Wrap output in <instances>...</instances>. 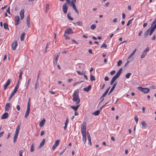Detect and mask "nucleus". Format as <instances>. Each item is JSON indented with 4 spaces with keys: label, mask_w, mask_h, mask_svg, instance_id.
Returning <instances> with one entry per match:
<instances>
[{
    "label": "nucleus",
    "mask_w": 156,
    "mask_h": 156,
    "mask_svg": "<svg viewBox=\"0 0 156 156\" xmlns=\"http://www.w3.org/2000/svg\"><path fill=\"white\" fill-rule=\"evenodd\" d=\"M87 124L85 122H83L81 126V133H86Z\"/></svg>",
    "instance_id": "obj_4"
},
{
    "label": "nucleus",
    "mask_w": 156,
    "mask_h": 156,
    "mask_svg": "<svg viewBox=\"0 0 156 156\" xmlns=\"http://www.w3.org/2000/svg\"><path fill=\"white\" fill-rule=\"evenodd\" d=\"M107 45L105 44V43H103L101 46V48L104 47L105 48H106L107 47Z\"/></svg>",
    "instance_id": "obj_50"
},
{
    "label": "nucleus",
    "mask_w": 156,
    "mask_h": 156,
    "mask_svg": "<svg viewBox=\"0 0 156 156\" xmlns=\"http://www.w3.org/2000/svg\"><path fill=\"white\" fill-rule=\"evenodd\" d=\"M17 45V43L16 40L15 41H14L12 43L11 47L13 50H15L16 49V47Z\"/></svg>",
    "instance_id": "obj_8"
},
{
    "label": "nucleus",
    "mask_w": 156,
    "mask_h": 156,
    "mask_svg": "<svg viewBox=\"0 0 156 156\" xmlns=\"http://www.w3.org/2000/svg\"><path fill=\"white\" fill-rule=\"evenodd\" d=\"M10 83V80L9 79L5 83V84L4 86V90H5L7 87L9 85Z\"/></svg>",
    "instance_id": "obj_10"
},
{
    "label": "nucleus",
    "mask_w": 156,
    "mask_h": 156,
    "mask_svg": "<svg viewBox=\"0 0 156 156\" xmlns=\"http://www.w3.org/2000/svg\"><path fill=\"white\" fill-rule=\"evenodd\" d=\"M20 15L21 17V19L22 20L24 17V10L22 9L20 12Z\"/></svg>",
    "instance_id": "obj_16"
},
{
    "label": "nucleus",
    "mask_w": 156,
    "mask_h": 156,
    "mask_svg": "<svg viewBox=\"0 0 156 156\" xmlns=\"http://www.w3.org/2000/svg\"><path fill=\"white\" fill-rule=\"evenodd\" d=\"M80 105V104L76 106H70V108L74 110L75 111H76L78 109Z\"/></svg>",
    "instance_id": "obj_18"
},
{
    "label": "nucleus",
    "mask_w": 156,
    "mask_h": 156,
    "mask_svg": "<svg viewBox=\"0 0 156 156\" xmlns=\"http://www.w3.org/2000/svg\"><path fill=\"white\" fill-rule=\"evenodd\" d=\"M60 53H58L56 55H55L54 58L56 59H58V57L60 56Z\"/></svg>",
    "instance_id": "obj_47"
},
{
    "label": "nucleus",
    "mask_w": 156,
    "mask_h": 156,
    "mask_svg": "<svg viewBox=\"0 0 156 156\" xmlns=\"http://www.w3.org/2000/svg\"><path fill=\"white\" fill-rule=\"evenodd\" d=\"M9 8H10V7H9V8H8V9L6 10L7 12H8L9 14H10V13Z\"/></svg>",
    "instance_id": "obj_63"
},
{
    "label": "nucleus",
    "mask_w": 156,
    "mask_h": 156,
    "mask_svg": "<svg viewBox=\"0 0 156 156\" xmlns=\"http://www.w3.org/2000/svg\"><path fill=\"white\" fill-rule=\"evenodd\" d=\"M76 2H75L73 0H72L71 2V3H70V5H71V6H72L73 7H74V6H75L76 5H75V3Z\"/></svg>",
    "instance_id": "obj_37"
},
{
    "label": "nucleus",
    "mask_w": 156,
    "mask_h": 156,
    "mask_svg": "<svg viewBox=\"0 0 156 156\" xmlns=\"http://www.w3.org/2000/svg\"><path fill=\"white\" fill-rule=\"evenodd\" d=\"M18 136V135L15 134L13 139V142L14 143H15V142H16L17 138Z\"/></svg>",
    "instance_id": "obj_29"
},
{
    "label": "nucleus",
    "mask_w": 156,
    "mask_h": 156,
    "mask_svg": "<svg viewBox=\"0 0 156 156\" xmlns=\"http://www.w3.org/2000/svg\"><path fill=\"white\" fill-rule=\"evenodd\" d=\"M108 92L105 91V92L104 93V94H102V96L100 98V99H101L102 98H103L105 97L106 95V94H108Z\"/></svg>",
    "instance_id": "obj_35"
},
{
    "label": "nucleus",
    "mask_w": 156,
    "mask_h": 156,
    "mask_svg": "<svg viewBox=\"0 0 156 156\" xmlns=\"http://www.w3.org/2000/svg\"><path fill=\"white\" fill-rule=\"evenodd\" d=\"M96 28V25L95 24H92L91 26V29L92 30H94Z\"/></svg>",
    "instance_id": "obj_40"
},
{
    "label": "nucleus",
    "mask_w": 156,
    "mask_h": 156,
    "mask_svg": "<svg viewBox=\"0 0 156 156\" xmlns=\"http://www.w3.org/2000/svg\"><path fill=\"white\" fill-rule=\"evenodd\" d=\"M134 119L136 122V123H137L138 121V118L137 115H135V116L134 117Z\"/></svg>",
    "instance_id": "obj_51"
},
{
    "label": "nucleus",
    "mask_w": 156,
    "mask_h": 156,
    "mask_svg": "<svg viewBox=\"0 0 156 156\" xmlns=\"http://www.w3.org/2000/svg\"><path fill=\"white\" fill-rule=\"evenodd\" d=\"M118 78V77L115 75L112 77V79L115 81Z\"/></svg>",
    "instance_id": "obj_61"
},
{
    "label": "nucleus",
    "mask_w": 156,
    "mask_h": 156,
    "mask_svg": "<svg viewBox=\"0 0 156 156\" xmlns=\"http://www.w3.org/2000/svg\"><path fill=\"white\" fill-rule=\"evenodd\" d=\"M149 51V48L148 47L147 48L145 49L143 51L144 52L147 54V53Z\"/></svg>",
    "instance_id": "obj_52"
},
{
    "label": "nucleus",
    "mask_w": 156,
    "mask_h": 156,
    "mask_svg": "<svg viewBox=\"0 0 156 156\" xmlns=\"http://www.w3.org/2000/svg\"><path fill=\"white\" fill-rule=\"evenodd\" d=\"M20 21V17L18 16H16L15 17V25H18Z\"/></svg>",
    "instance_id": "obj_6"
},
{
    "label": "nucleus",
    "mask_w": 156,
    "mask_h": 156,
    "mask_svg": "<svg viewBox=\"0 0 156 156\" xmlns=\"http://www.w3.org/2000/svg\"><path fill=\"white\" fill-rule=\"evenodd\" d=\"M60 53H58L56 55H55L54 58L56 59H58V57L60 56Z\"/></svg>",
    "instance_id": "obj_46"
},
{
    "label": "nucleus",
    "mask_w": 156,
    "mask_h": 156,
    "mask_svg": "<svg viewBox=\"0 0 156 156\" xmlns=\"http://www.w3.org/2000/svg\"><path fill=\"white\" fill-rule=\"evenodd\" d=\"M19 82L18 81V83L16 84V85L15 87L14 90H13V92L11 94V95H10V97H9V100L11 99L12 98L14 95L16 93V92L17 91V90L18 89V88H19Z\"/></svg>",
    "instance_id": "obj_2"
},
{
    "label": "nucleus",
    "mask_w": 156,
    "mask_h": 156,
    "mask_svg": "<svg viewBox=\"0 0 156 156\" xmlns=\"http://www.w3.org/2000/svg\"><path fill=\"white\" fill-rule=\"evenodd\" d=\"M30 112V109H27L26 114H25V118L27 117L29 115V113Z\"/></svg>",
    "instance_id": "obj_28"
},
{
    "label": "nucleus",
    "mask_w": 156,
    "mask_h": 156,
    "mask_svg": "<svg viewBox=\"0 0 156 156\" xmlns=\"http://www.w3.org/2000/svg\"><path fill=\"white\" fill-rule=\"evenodd\" d=\"M87 135L88 140H91V138L90 136L89 133L87 132Z\"/></svg>",
    "instance_id": "obj_48"
},
{
    "label": "nucleus",
    "mask_w": 156,
    "mask_h": 156,
    "mask_svg": "<svg viewBox=\"0 0 156 156\" xmlns=\"http://www.w3.org/2000/svg\"><path fill=\"white\" fill-rule=\"evenodd\" d=\"M156 23V18L154 20V21L151 23V27Z\"/></svg>",
    "instance_id": "obj_56"
},
{
    "label": "nucleus",
    "mask_w": 156,
    "mask_h": 156,
    "mask_svg": "<svg viewBox=\"0 0 156 156\" xmlns=\"http://www.w3.org/2000/svg\"><path fill=\"white\" fill-rule=\"evenodd\" d=\"M136 49H135V50H133V52L129 56V57L128 58V59H129V58H130L132 57V56L133 55H134L135 54V52H136Z\"/></svg>",
    "instance_id": "obj_30"
},
{
    "label": "nucleus",
    "mask_w": 156,
    "mask_h": 156,
    "mask_svg": "<svg viewBox=\"0 0 156 156\" xmlns=\"http://www.w3.org/2000/svg\"><path fill=\"white\" fill-rule=\"evenodd\" d=\"M34 145L33 144H32L30 147V151L31 152H33L34 150Z\"/></svg>",
    "instance_id": "obj_36"
},
{
    "label": "nucleus",
    "mask_w": 156,
    "mask_h": 156,
    "mask_svg": "<svg viewBox=\"0 0 156 156\" xmlns=\"http://www.w3.org/2000/svg\"><path fill=\"white\" fill-rule=\"evenodd\" d=\"M122 63V61L121 60H119L117 62V66H120Z\"/></svg>",
    "instance_id": "obj_45"
},
{
    "label": "nucleus",
    "mask_w": 156,
    "mask_h": 156,
    "mask_svg": "<svg viewBox=\"0 0 156 156\" xmlns=\"http://www.w3.org/2000/svg\"><path fill=\"white\" fill-rule=\"evenodd\" d=\"M68 6L67 5L66 3L64 4L62 6V10L63 13L66 14L67 13Z\"/></svg>",
    "instance_id": "obj_5"
},
{
    "label": "nucleus",
    "mask_w": 156,
    "mask_h": 156,
    "mask_svg": "<svg viewBox=\"0 0 156 156\" xmlns=\"http://www.w3.org/2000/svg\"><path fill=\"white\" fill-rule=\"evenodd\" d=\"M10 103H7L5 106V111H8L9 108L10 107Z\"/></svg>",
    "instance_id": "obj_19"
},
{
    "label": "nucleus",
    "mask_w": 156,
    "mask_h": 156,
    "mask_svg": "<svg viewBox=\"0 0 156 156\" xmlns=\"http://www.w3.org/2000/svg\"><path fill=\"white\" fill-rule=\"evenodd\" d=\"M4 28L5 29L9 30L8 24L6 23H4L3 24Z\"/></svg>",
    "instance_id": "obj_26"
},
{
    "label": "nucleus",
    "mask_w": 156,
    "mask_h": 156,
    "mask_svg": "<svg viewBox=\"0 0 156 156\" xmlns=\"http://www.w3.org/2000/svg\"><path fill=\"white\" fill-rule=\"evenodd\" d=\"M65 33L68 34H73V32L72 29L69 28L65 30Z\"/></svg>",
    "instance_id": "obj_9"
},
{
    "label": "nucleus",
    "mask_w": 156,
    "mask_h": 156,
    "mask_svg": "<svg viewBox=\"0 0 156 156\" xmlns=\"http://www.w3.org/2000/svg\"><path fill=\"white\" fill-rule=\"evenodd\" d=\"M30 78L28 80V82H27V87H26V88H27L29 86V83H30Z\"/></svg>",
    "instance_id": "obj_54"
},
{
    "label": "nucleus",
    "mask_w": 156,
    "mask_h": 156,
    "mask_svg": "<svg viewBox=\"0 0 156 156\" xmlns=\"http://www.w3.org/2000/svg\"><path fill=\"white\" fill-rule=\"evenodd\" d=\"M90 80L91 81H93L94 80H95V77L94 76H93L92 74H90Z\"/></svg>",
    "instance_id": "obj_33"
},
{
    "label": "nucleus",
    "mask_w": 156,
    "mask_h": 156,
    "mask_svg": "<svg viewBox=\"0 0 156 156\" xmlns=\"http://www.w3.org/2000/svg\"><path fill=\"white\" fill-rule=\"evenodd\" d=\"M20 125H19L17 126V127L16 129V131H15V134H17V135L18 134L19 131L20 130Z\"/></svg>",
    "instance_id": "obj_21"
},
{
    "label": "nucleus",
    "mask_w": 156,
    "mask_h": 156,
    "mask_svg": "<svg viewBox=\"0 0 156 156\" xmlns=\"http://www.w3.org/2000/svg\"><path fill=\"white\" fill-rule=\"evenodd\" d=\"M137 89L140 91H141L145 94H147L150 91L149 89L147 88H143L141 87H139Z\"/></svg>",
    "instance_id": "obj_3"
},
{
    "label": "nucleus",
    "mask_w": 156,
    "mask_h": 156,
    "mask_svg": "<svg viewBox=\"0 0 156 156\" xmlns=\"http://www.w3.org/2000/svg\"><path fill=\"white\" fill-rule=\"evenodd\" d=\"M117 84V82H116L114 83L113 86L112 87L111 89L110 90L108 94V95H109L113 91V90L115 89Z\"/></svg>",
    "instance_id": "obj_11"
},
{
    "label": "nucleus",
    "mask_w": 156,
    "mask_h": 156,
    "mask_svg": "<svg viewBox=\"0 0 156 156\" xmlns=\"http://www.w3.org/2000/svg\"><path fill=\"white\" fill-rule=\"evenodd\" d=\"M45 140L44 138L43 139V140H42V142L40 143V144L39 146V147H42L45 144Z\"/></svg>",
    "instance_id": "obj_25"
},
{
    "label": "nucleus",
    "mask_w": 156,
    "mask_h": 156,
    "mask_svg": "<svg viewBox=\"0 0 156 156\" xmlns=\"http://www.w3.org/2000/svg\"><path fill=\"white\" fill-rule=\"evenodd\" d=\"M45 120L44 119L39 123V126L40 127L43 126L44 124Z\"/></svg>",
    "instance_id": "obj_20"
},
{
    "label": "nucleus",
    "mask_w": 156,
    "mask_h": 156,
    "mask_svg": "<svg viewBox=\"0 0 156 156\" xmlns=\"http://www.w3.org/2000/svg\"><path fill=\"white\" fill-rule=\"evenodd\" d=\"M58 60V59H56L55 58H54L53 62L54 65L55 66H56V65L57 64Z\"/></svg>",
    "instance_id": "obj_32"
},
{
    "label": "nucleus",
    "mask_w": 156,
    "mask_h": 156,
    "mask_svg": "<svg viewBox=\"0 0 156 156\" xmlns=\"http://www.w3.org/2000/svg\"><path fill=\"white\" fill-rule=\"evenodd\" d=\"M68 122H69L68 118H67L66 120V122H65V125L67 126V124L68 123Z\"/></svg>",
    "instance_id": "obj_57"
},
{
    "label": "nucleus",
    "mask_w": 156,
    "mask_h": 156,
    "mask_svg": "<svg viewBox=\"0 0 156 156\" xmlns=\"http://www.w3.org/2000/svg\"><path fill=\"white\" fill-rule=\"evenodd\" d=\"M49 8V6L48 4L46 5V7L45 12H48Z\"/></svg>",
    "instance_id": "obj_43"
},
{
    "label": "nucleus",
    "mask_w": 156,
    "mask_h": 156,
    "mask_svg": "<svg viewBox=\"0 0 156 156\" xmlns=\"http://www.w3.org/2000/svg\"><path fill=\"white\" fill-rule=\"evenodd\" d=\"M26 23L27 24V25L28 26V27H30V16L29 15H28L26 19Z\"/></svg>",
    "instance_id": "obj_13"
},
{
    "label": "nucleus",
    "mask_w": 156,
    "mask_h": 156,
    "mask_svg": "<svg viewBox=\"0 0 156 156\" xmlns=\"http://www.w3.org/2000/svg\"><path fill=\"white\" fill-rule=\"evenodd\" d=\"M23 152V150H21L19 151V156H22V154Z\"/></svg>",
    "instance_id": "obj_53"
},
{
    "label": "nucleus",
    "mask_w": 156,
    "mask_h": 156,
    "mask_svg": "<svg viewBox=\"0 0 156 156\" xmlns=\"http://www.w3.org/2000/svg\"><path fill=\"white\" fill-rule=\"evenodd\" d=\"M147 54L145 53V52H143L142 53V55L141 56V58H142L144 57L145 56V55H146Z\"/></svg>",
    "instance_id": "obj_41"
},
{
    "label": "nucleus",
    "mask_w": 156,
    "mask_h": 156,
    "mask_svg": "<svg viewBox=\"0 0 156 156\" xmlns=\"http://www.w3.org/2000/svg\"><path fill=\"white\" fill-rule=\"evenodd\" d=\"M60 140H56L55 144L52 146V149L54 150L56 147L58 146Z\"/></svg>",
    "instance_id": "obj_7"
},
{
    "label": "nucleus",
    "mask_w": 156,
    "mask_h": 156,
    "mask_svg": "<svg viewBox=\"0 0 156 156\" xmlns=\"http://www.w3.org/2000/svg\"><path fill=\"white\" fill-rule=\"evenodd\" d=\"M133 18H132L128 21L126 25L127 26H129L130 24L132 23V20H133Z\"/></svg>",
    "instance_id": "obj_39"
},
{
    "label": "nucleus",
    "mask_w": 156,
    "mask_h": 156,
    "mask_svg": "<svg viewBox=\"0 0 156 156\" xmlns=\"http://www.w3.org/2000/svg\"><path fill=\"white\" fill-rule=\"evenodd\" d=\"M9 116V114L7 112H5L4 114H3L2 117L1 119H4L7 118Z\"/></svg>",
    "instance_id": "obj_14"
},
{
    "label": "nucleus",
    "mask_w": 156,
    "mask_h": 156,
    "mask_svg": "<svg viewBox=\"0 0 156 156\" xmlns=\"http://www.w3.org/2000/svg\"><path fill=\"white\" fill-rule=\"evenodd\" d=\"M79 92L78 90H77L74 91L73 95V101H76L79 99H80L79 98Z\"/></svg>",
    "instance_id": "obj_1"
},
{
    "label": "nucleus",
    "mask_w": 156,
    "mask_h": 156,
    "mask_svg": "<svg viewBox=\"0 0 156 156\" xmlns=\"http://www.w3.org/2000/svg\"><path fill=\"white\" fill-rule=\"evenodd\" d=\"M141 123L143 127L146 128L147 127V125L144 121H142L141 122Z\"/></svg>",
    "instance_id": "obj_23"
},
{
    "label": "nucleus",
    "mask_w": 156,
    "mask_h": 156,
    "mask_svg": "<svg viewBox=\"0 0 156 156\" xmlns=\"http://www.w3.org/2000/svg\"><path fill=\"white\" fill-rule=\"evenodd\" d=\"M131 75V73H127L126 75L125 76L126 78L128 79V78H129V77Z\"/></svg>",
    "instance_id": "obj_49"
},
{
    "label": "nucleus",
    "mask_w": 156,
    "mask_h": 156,
    "mask_svg": "<svg viewBox=\"0 0 156 156\" xmlns=\"http://www.w3.org/2000/svg\"><path fill=\"white\" fill-rule=\"evenodd\" d=\"M73 9H74V10H75V11L78 14H79V12L77 9V8H76V6H74V7H73Z\"/></svg>",
    "instance_id": "obj_42"
},
{
    "label": "nucleus",
    "mask_w": 156,
    "mask_h": 156,
    "mask_svg": "<svg viewBox=\"0 0 156 156\" xmlns=\"http://www.w3.org/2000/svg\"><path fill=\"white\" fill-rule=\"evenodd\" d=\"M120 74V73L117 72L115 75L118 78Z\"/></svg>",
    "instance_id": "obj_59"
},
{
    "label": "nucleus",
    "mask_w": 156,
    "mask_h": 156,
    "mask_svg": "<svg viewBox=\"0 0 156 156\" xmlns=\"http://www.w3.org/2000/svg\"><path fill=\"white\" fill-rule=\"evenodd\" d=\"M66 3H67L70 6H71V5H70L71 1H70V0H66Z\"/></svg>",
    "instance_id": "obj_58"
},
{
    "label": "nucleus",
    "mask_w": 156,
    "mask_h": 156,
    "mask_svg": "<svg viewBox=\"0 0 156 156\" xmlns=\"http://www.w3.org/2000/svg\"><path fill=\"white\" fill-rule=\"evenodd\" d=\"M23 74V72L22 71H21L19 74V80L18 81L19 82V80H20L22 78V75Z\"/></svg>",
    "instance_id": "obj_38"
},
{
    "label": "nucleus",
    "mask_w": 156,
    "mask_h": 156,
    "mask_svg": "<svg viewBox=\"0 0 156 156\" xmlns=\"http://www.w3.org/2000/svg\"><path fill=\"white\" fill-rule=\"evenodd\" d=\"M25 33H23L20 36V40L21 41H23L24 40V37L25 35Z\"/></svg>",
    "instance_id": "obj_27"
},
{
    "label": "nucleus",
    "mask_w": 156,
    "mask_h": 156,
    "mask_svg": "<svg viewBox=\"0 0 156 156\" xmlns=\"http://www.w3.org/2000/svg\"><path fill=\"white\" fill-rule=\"evenodd\" d=\"M91 88V85H90L88 87L84 88L83 90L84 91L88 92L90 90Z\"/></svg>",
    "instance_id": "obj_17"
},
{
    "label": "nucleus",
    "mask_w": 156,
    "mask_h": 156,
    "mask_svg": "<svg viewBox=\"0 0 156 156\" xmlns=\"http://www.w3.org/2000/svg\"><path fill=\"white\" fill-rule=\"evenodd\" d=\"M150 30V28L148 29L144 33V37L146 38L149 34V33Z\"/></svg>",
    "instance_id": "obj_22"
},
{
    "label": "nucleus",
    "mask_w": 156,
    "mask_h": 156,
    "mask_svg": "<svg viewBox=\"0 0 156 156\" xmlns=\"http://www.w3.org/2000/svg\"><path fill=\"white\" fill-rule=\"evenodd\" d=\"M115 73V70H113L112 71L110 72V74L112 75H113V74H114Z\"/></svg>",
    "instance_id": "obj_60"
},
{
    "label": "nucleus",
    "mask_w": 156,
    "mask_h": 156,
    "mask_svg": "<svg viewBox=\"0 0 156 156\" xmlns=\"http://www.w3.org/2000/svg\"><path fill=\"white\" fill-rule=\"evenodd\" d=\"M30 103H29V102H28L27 103V109H30Z\"/></svg>",
    "instance_id": "obj_55"
},
{
    "label": "nucleus",
    "mask_w": 156,
    "mask_h": 156,
    "mask_svg": "<svg viewBox=\"0 0 156 156\" xmlns=\"http://www.w3.org/2000/svg\"><path fill=\"white\" fill-rule=\"evenodd\" d=\"M75 102H76V105L80 103V99H79L77 101H76Z\"/></svg>",
    "instance_id": "obj_62"
},
{
    "label": "nucleus",
    "mask_w": 156,
    "mask_h": 156,
    "mask_svg": "<svg viewBox=\"0 0 156 156\" xmlns=\"http://www.w3.org/2000/svg\"><path fill=\"white\" fill-rule=\"evenodd\" d=\"M67 17L70 20H73V18L72 17L70 16V13H68L67 14Z\"/></svg>",
    "instance_id": "obj_31"
},
{
    "label": "nucleus",
    "mask_w": 156,
    "mask_h": 156,
    "mask_svg": "<svg viewBox=\"0 0 156 156\" xmlns=\"http://www.w3.org/2000/svg\"><path fill=\"white\" fill-rule=\"evenodd\" d=\"M100 110H98L97 111H96L94 112L92 114H93L97 116V115H98L100 114Z\"/></svg>",
    "instance_id": "obj_24"
},
{
    "label": "nucleus",
    "mask_w": 156,
    "mask_h": 156,
    "mask_svg": "<svg viewBox=\"0 0 156 156\" xmlns=\"http://www.w3.org/2000/svg\"><path fill=\"white\" fill-rule=\"evenodd\" d=\"M150 28V30L149 34V35H151L156 29L153 27V26L151 27H151Z\"/></svg>",
    "instance_id": "obj_15"
},
{
    "label": "nucleus",
    "mask_w": 156,
    "mask_h": 156,
    "mask_svg": "<svg viewBox=\"0 0 156 156\" xmlns=\"http://www.w3.org/2000/svg\"><path fill=\"white\" fill-rule=\"evenodd\" d=\"M82 134L83 136V140L84 142V143L85 144L86 143V142L87 140L86 133H82Z\"/></svg>",
    "instance_id": "obj_12"
},
{
    "label": "nucleus",
    "mask_w": 156,
    "mask_h": 156,
    "mask_svg": "<svg viewBox=\"0 0 156 156\" xmlns=\"http://www.w3.org/2000/svg\"><path fill=\"white\" fill-rule=\"evenodd\" d=\"M142 32H143L142 30L140 31L138 33V36H141V34L142 33Z\"/></svg>",
    "instance_id": "obj_64"
},
{
    "label": "nucleus",
    "mask_w": 156,
    "mask_h": 156,
    "mask_svg": "<svg viewBox=\"0 0 156 156\" xmlns=\"http://www.w3.org/2000/svg\"><path fill=\"white\" fill-rule=\"evenodd\" d=\"M39 87V84L38 81H36L35 84V90H36L37 88H38V87Z\"/></svg>",
    "instance_id": "obj_34"
},
{
    "label": "nucleus",
    "mask_w": 156,
    "mask_h": 156,
    "mask_svg": "<svg viewBox=\"0 0 156 156\" xmlns=\"http://www.w3.org/2000/svg\"><path fill=\"white\" fill-rule=\"evenodd\" d=\"M76 24L79 26H82L83 24V23L82 21H79L77 22Z\"/></svg>",
    "instance_id": "obj_44"
}]
</instances>
